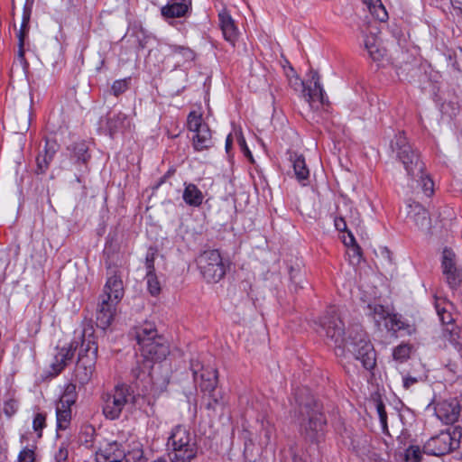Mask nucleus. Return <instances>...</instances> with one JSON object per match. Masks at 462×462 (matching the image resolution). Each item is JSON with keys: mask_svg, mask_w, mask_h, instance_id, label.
Wrapping results in <instances>:
<instances>
[{"mask_svg": "<svg viewBox=\"0 0 462 462\" xmlns=\"http://www.w3.org/2000/svg\"><path fill=\"white\" fill-rule=\"evenodd\" d=\"M35 453L32 449L24 448L18 455V462H34Z\"/></svg>", "mask_w": 462, "mask_h": 462, "instance_id": "3c124183", "label": "nucleus"}, {"mask_svg": "<svg viewBox=\"0 0 462 462\" xmlns=\"http://www.w3.org/2000/svg\"><path fill=\"white\" fill-rule=\"evenodd\" d=\"M127 88L128 82L126 79L116 80L111 87L112 93L116 97L124 93Z\"/></svg>", "mask_w": 462, "mask_h": 462, "instance_id": "09e8293b", "label": "nucleus"}, {"mask_svg": "<svg viewBox=\"0 0 462 462\" xmlns=\"http://www.w3.org/2000/svg\"><path fill=\"white\" fill-rule=\"evenodd\" d=\"M28 125L25 124L23 127V129H27Z\"/></svg>", "mask_w": 462, "mask_h": 462, "instance_id": "680f3d73", "label": "nucleus"}, {"mask_svg": "<svg viewBox=\"0 0 462 462\" xmlns=\"http://www.w3.org/2000/svg\"><path fill=\"white\" fill-rule=\"evenodd\" d=\"M417 379L415 377L407 376L403 378V387L405 389H409L411 385L417 383Z\"/></svg>", "mask_w": 462, "mask_h": 462, "instance_id": "5fc2aeb1", "label": "nucleus"}, {"mask_svg": "<svg viewBox=\"0 0 462 462\" xmlns=\"http://www.w3.org/2000/svg\"><path fill=\"white\" fill-rule=\"evenodd\" d=\"M235 134L236 136V141H237V143H238V145L240 147L241 152L244 153V155L246 158H248V160L251 162H254L253 154H252L251 151L249 150V148H248V146L246 144L245 139L241 130L236 131Z\"/></svg>", "mask_w": 462, "mask_h": 462, "instance_id": "a18cd8bd", "label": "nucleus"}, {"mask_svg": "<svg viewBox=\"0 0 462 462\" xmlns=\"http://www.w3.org/2000/svg\"><path fill=\"white\" fill-rule=\"evenodd\" d=\"M96 363L97 360H94V356L88 358L78 357L73 374L74 382L79 383V386L88 384L92 380Z\"/></svg>", "mask_w": 462, "mask_h": 462, "instance_id": "a211bd4d", "label": "nucleus"}, {"mask_svg": "<svg viewBox=\"0 0 462 462\" xmlns=\"http://www.w3.org/2000/svg\"><path fill=\"white\" fill-rule=\"evenodd\" d=\"M188 129L194 133L192 137L193 148L201 152L213 146L211 131L208 125L203 122L202 116L195 111L189 114L187 118Z\"/></svg>", "mask_w": 462, "mask_h": 462, "instance_id": "9d476101", "label": "nucleus"}, {"mask_svg": "<svg viewBox=\"0 0 462 462\" xmlns=\"http://www.w3.org/2000/svg\"><path fill=\"white\" fill-rule=\"evenodd\" d=\"M104 286L103 294L97 309V326L105 330L114 319L116 308L124 297V286L121 274L116 269H110Z\"/></svg>", "mask_w": 462, "mask_h": 462, "instance_id": "f03ea898", "label": "nucleus"}, {"mask_svg": "<svg viewBox=\"0 0 462 462\" xmlns=\"http://www.w3.org/2000/svg\"><path fill=\"white\" fill-rule=\"evenodd\" d=\"M319 333L324 332L335 347L341 351L353 353L366 370H371L376 363L375 352L367 335L358 325L350 328L349 335L345 337L344 325L335 308L329 309L326 315L319 319Z\"/></svg>", "mask_w": 462, "mask_h": 462, "instance_id": "f257e3e1", "label": "nucleus"}, {"mask_svg": "<svg viewBox=\"0 0 462 462\" xmlns=\"http://www.w3.org/2000/svg\"><path fill=\"white\" fill-rule=\"evenodd\" d=\"M368 315L374 319L376 326L382 323L388 330L397 331L404 328V322L398 315L391 313L390 310L380 304L368 305Z\"/></svg>", "mask_w": 462, "mask_h": 462, "instance_id": "ddd939ff", "label": "nucleus"}, {"mask_svg": "<svg viewBox=\"0 0 462 462\" xmlns=\"http://www.w3.org/2000/svg\"><path fill=\"white\" fill-rule=\"evenodd\" d=\"M71 151L75 158H77L78 162H82L86 164L90 158L88 153V148L87 144L83 142L74 143L71 146Z\"/></svg>", "mask_w": 462, "mask_h": 462, "instance_id": "ea45409f", "label": "nucleus"}, {"mask_svg": "<svg viewBox=\"0 0 462 462\" xmlns=\"http://www.w3.org/2000/svg\"><path fill=\"white\" fill-rule=\"evenodd\" d=\"M233 139L232 135L228 134L226 140V150L227 152H229L230 149L232 148Z\"/></svg>", "mask_w": 462, "mask_h": 462, "instance_id": "6e6d98bb", "label": "nucleus"}, {"mask_svg": "<svg viewBox=\"0 0 462 462\" xmlns=\"http://www.w3.org/2000/svg\"><path fill=\"white\" fill-rule=\"evenodd\" d=\"M127 125V116L123 113L114 115L107 120V128L111 136H113L116 133L122 131L126 127Z\"/></svg>", "mask_w": 462, "mask_h": 462, "instance_id": "f704fd0d", "label": "nucleus"}, {"mask_svg": "<svg viewBox=\"0 0 462 462\" xmlns=\"http://www.w3.org/2000/svg\"><path fill=\"white\" fill-rule=\"evenodd\" d=\"M185 203L190 207H199L204 199L201 190L193 183H185V189L182 194Z\"/></svg>", "mask_w": 462, "mask_h": 462, "instance_id": "a878e982", "label": "nucleus"}, {"mask_svg": "<svg viewBox=\"0 0 462 462\" xmlns=\"http://www.w3.org/2000/svg\"><path fill=\"white\" fill-rule=\"evenodd\" d=\"M111 452H121L123 454L121 460L124 458L125 462H146L147 460L144 457L142 443L136 439L129 443L127 448L123 450L119 448V445L117 444V448L112 449Z\"/></svg>", "mask_w": 462, "mask_h": 462, "instance_id": "412c9836", "label": "nucleus"}, {"mask_svg": "<svg viewBox=\"0 0 462 462\" xmlns=\"http://www.w3.org/2000/svg\"><path fill=\"white\" fill-rule=\"evenodd\" d=\"M408 217L420 229H427L430 225V219L427 210L419 203L410 204Z\"/></svg>", "mask_w": 462, "mask_h": 462, "instance_id": "393cba45", "label": "nucleus"}, {"mask_svg": "<svg viewBox=\"0 0 462 462\" xmlns=\"http://www.w3.org/2000/svg\"><path fill=\"white\" fill-rule=\"evenodd\" d=\"M163 181H164V178L162 180H161L159 185L162 184Z\"/></svg>", "mask_w": 462, "mask_h": 462, "instance_id": "e2e57ef3", "label": "nucleus"}, {"mask_svg": "<svg viewBox=\"0 0 462 462\" xmlns=\"http://www.w3.org/2000/svg\"><path fill=\"white\" fill-rule=\"evenodd\" d=\"M296 402L299 403L300 415L308 418V426L305 427V430L316 433L321 431L325 424V419L314 403L310 391L306 389L302 396L297 395Z\"/></svg>", "mask_w": 462, "mask_h": 462, "instance_id": "9b49d317", "label": "nucleus"}, {"mask_svg": "<svg viewBox=\"0 0 462 462\" xmlns=\"http://www.w3.org/2000/svg\"><path fill=\"white\" fill-rule=\"evenodd\" d=\"M32 5L33 0L25 1L23 11V21L17 35L23 34V37H26L29 31V22L32 14Z\"/></svg>", "mask_w": 462, "mask_h": 462, "instance_id": "58836bf2", "label": "nucleus"}, {"mask_svg": "<svg viewBox=\"0 0 462 462\" xmlns=\"http://www.w3.org/2000/svg\"><path fill=\"white\" fill-rule=\"evenodd\" d=\"M46 427V413L37 412L34 415L32 420V429L37 433V436L41 438L42 436V430Z\"/></svg>", "mask_w": 462, "mask_h": 462, "instance_id": "c03bdc74", "label": "nucleus"}, {"mask_svg": "<svg viewBox=\"0 0 462 462\" xmlns=\"http://www.w3.org/2000/svg\"><path fill=\"white\" fill-rule=\"evenodd\" d=\"M460 407H461V410H462V395H461V400H460Z\"/></svg>", "mask_w": 462, "mask_h": 462, "instance_id": "052dcab7", "label": "nucleus"}, {"mask_svg": "<svg viewBox=\"0 0 462 462\" xmlns=\"http://www.w3.org/2000/svg\"><path fill=\"white\" fill-rule=\"evenodd\" d=\"M370 14L378 21L385 22L388 13L381 0H363Z\"/></svg>", "mask_w": 462, "mask_h": 462, "instance_id": "72a5a7b5", "label": "nucleus"}, {"mask_svg": "<svg viewBox=\"0 0 462 462\" xmlns=\"http://www.w3.org/2000/svg\"><path fill=\"white\" fill-rule=\"evenodd\" d=\"M435 308L438 316L443 324L448 325L454 321V318L451 313V302L446 300L445 299H437L435 301Z\"/></svg>", "mask_w": 462, "mask_h": 462, "instance_id": "c756f323", "label": "nucleus"}, {"mask_svg": "<svg viewBox=\"0 0 462 462\" xmlns=\"http://www.w3.org/2000/svg\"><path fill=\"white\" fill-rule=\"evenodd\" d=\"M411 353V347L408 345H400L393 349V356L395 360L405 361Z\"/></svg>", "mask_w": 462, "mask_h": 462, "instance_id": "49530a36", "label": "nucleus"}, {"mask_svg": "<svg viewBox=\"0 0 462 462\" xmlns=\"http://www.w3.org/2000/svg\"><path fill=\"white\" fill-rule=\"evenodd\" d=\"M441 268L448 286L451 289H457L462 282V272L457 268L456 254L450 248L443 249Z\"/></svg>", "mask_w": 462, "mask_h": 462, "instance_id": "2eb2a0df", "label": "nucleus"}, {"mask_svg": "<svg viewBox=\"0 0 462 462\" xmlns=\"http://www.w3.org/2000/svg\"><path fill=\"white\" fill-rule=\"evenodd\" d=\"M72 341H78L79 346L77 350L78 357L88 358L94 356V360L97 359V342L95 335L94 327L87 323L84 325L82 331Z\"/></svg>", "mask_w": 462, "mask_h": 462, "instance_id": "4468645a", "label": "nucleus"}, {"mask_svg": "<svg viewBox=\"0 0 462 462\" xmlns=\"http://www.w3.org/2000/svg\"><path fill=\"white\" fill-rule=\"evenodd\" d=\"M364 44L369 57L373 60L379 61L385 55V50L379 46L378 41L374 35L366 36Z\"/></svg>", "mask_w": 462, "mask_h": 462, "instance_id": "c85d7f7f", "label": "nucleus"}, {"mask_svg": "<svg viewBox=\"0 0 462 462\" xmlns=\"http://www.w3.org/2000/svg\"><path fill=\"white\" fill-rule=\"evenodd\" d=\"M346 207L349 208V214L344 215L341 212V209L338 208V216L335 218V226L340 232L346 231L348 233V240H345V244L346 245H356V249L358 251L359 247L356 245V240L353 234L350 231H348L347 224L358 226L361 222L359 214L356 211H353L352 208L348 207L347 204H346Z\"/></svg>", "mask_w": 462, "mask_h": 462, "instance_id": "f3484780", "label": "nucleus"}, {"mask_svg": "<svg viewBox=\"0 0 462 462\" xmlns=\"http://www.w3.org/2000/svg\"><path fill=\"white\" fill-rule=\"evenodd\" d=\"M205 407L208 411H216L217 409L224 405V396L220 391L214 389L204 393Z\"/></svg>", "mask_w": 462, "mask_h": 462, "instance_id": "473e14b6", "label": "nucleus"}, {"mask_svg": "<svg viewBox=\"0 0 462 462\" xmlns=\"http://www.w3.org/2000/svg\"><path fill=\"white\" fill-rule=\"evenodd\" d=\"M421 458V451L418 446H411L405 451L406 462H420Z\"/></svg>", "mask_w": 462, "mask_h": 462, "instance_id": "de8ad7c7", "label": "nucleus"}, {"mask_svg": "<svg viewBox=\"0 0 462 462\" xmlns=\"http://www.w3.org/2000/svg\"><path fill=\"white\" fill-rule=\"evenodd\" d=\"M462 429L456 426L431 437L423 446V452L431 456H442L459 447Z\"/></svg>", "mask_w": 462, "mask_h": 462, "instance_id": "423d86ee", "label": "nucleus"}, {"mask_svg": "<svg viewBox=\"0 0 462 462\" xmlns=\"http://www.w3.org/2000/svg\"><path fill=\"white\" fill-rule=\"evenodd\" d=\"M77 392L76 383H70L67 384L63 394L61 395L59 403L62 404V407H70L76 402Z\"/></svg>", "mask_w": 462, "mask_h": 462, "instance_id": "4c0bfd02", "label": "nucleus"}, {"mask_svg": "<svg viewBox=\"0 0 462 462\" xmlns=\"http://www.w3.org/2000/svg\"><path fill=\"white\" fill-rule=\"evenodd\" d=\"M460 411V402L457 399L441 400L434 404V411L437 418L446 424L456 422Z\"/></svg>", "mask_w": 462, "mask_h": 462, "instance_id": "dca6fc26", "label": "nucleus"}, {"mask_svg": "<svg viewBox=\"0 0 462 462\" xmlns=\"http://www.w3.org/2000/svg\"><path fill=\"white\" fill-rule=\"evenodd\" d=\"M155 253L149 251L145 257L146 273H154Z\"/></svg>", "mask_w": 462, "mask_h": 462, "instance_id": "603ef678", "label": "nucleus"}, {"mask_svg": "<svg viewBox=\"0 0 462 462\" xmlns=\"http://www.w3.org/2000/svg\"><path fill=\"white\" fill-rule=\"evenodd\" d=\"M412 179L420 183L426 196L430 197L433 194L434 183L432 180L424 173V170L419 176Z\"/></svg>", "mask_w": 462, "mask_h": 462, "instance_id": "a19ab883", "label": "nucleus"}, {"mask_svg": "<svg viewBox=\"0 0 462 462\" xmlns=\"http://www.w3.org/2000/svg\"><path fill=\"white\" fill-rule=\"evenodd\" d=\"M369 462H385L383 458L380 457L377 454L374 458H372Z\"/></svg>", "mask_w": 462, "mask_h": 462, "instance_id": "13d9d810", "label": "nucleus"}, {"mask_svg": "<svg viewBox=\"0 0 462 462\" xmlns=\"http://www.w3.org/2000/svg\"><path fill=\"white\" fill-rule=\"evenodd\" d=\"M135 338L139 346L140 357L150 360L152 364L161 362L169 354L166 340L158 335L155 327L145 323L135 331Z\"/></svg>", "mask_w": 462, "mask_h": 462, "instance_id": "7ed1b4c3", "label": "nucleus"}, {"mask_svg": "<svg viewBox=\"0 0 462 462\" xmlns=\"http://www.w3.org/2000/svg\"><path fill=\"white\" fill-rule=\"evenodd\" d=\"M352 447L355 453L364 461L369 462L377 455L376 450L371 445L368 436H356L352 440Z\"/></svg>", "mask_w": 462, "mask_h": 462, "instance_id": "aec40b11", "label": "nucleus"}, {"mask_svg": "<svg viewBox=\"0 0 462 462\" xmlns=\"http://www.w3.org/2000/svg\"><path fill=\"white\" fill-rule=\"evenodd\" d=\"M374 405L379 416L380 423L382 425V429L383 432H387L388 427H387V414L385 411V407L383 402L380 398H376L374 400Z\"/></svg>", "mask_w": 462, "mask_h": 462, "instance_id": "37998d69", "label": "nucleus"}, {"mask_svg": "<svg viewBox=\"0 0 462 462\" xmlns=\"http://www.w3.org/2000/svg\"><path fill=\"white\" fill-rule=\"evenodd\" d=\"M20 402L15 391L9 389L3 400L2 411L7 418H12L19 410Z\"/></svg>", "mask_w": 462, "mask_h": 462, "instance_id": "cd10ccee", "label": "nucleus"}, {"mask_svg": "<svg viewBox=\"0 0 462 462\" xmlns=\"http://www.w3.org/2000/svg\"><path fill=\"white\" fill-rule=\"evenodd\" d=\"M450 2L455 9L462 10V0H450Z\"/></svg>", "mask_w": 462, "mask_h": 462, "instance_id": "4d7b16f0", "label": "nucleus"}, {"mask_svg": "<svg viewBox=\"0 0 462 462\" xmlns=\"http://www.w3.org/2000/svg\"><path fill=\"white\" fill-rule=\"evenodd\" d=\"M296 270L291 268V282L295 284V291H298L299 289H302L305 281V272L302 270L303 263L301 260H298L296 263Z\"/></svg>", "mask_w": 462, "mask_h": 462, "instance_id": "e433bc0d", "label": "nucleus"}, {"mask_svg": "<svg viewBox=\"0 0 462 462\" xmlns=\"http://www.w3.org/2000/svg\"><path fill=\"white\" fill-rule=\"evenodd\" d=\"M59 149V144L55 140H45V144L43 151L41 152L37 158V171L38 174L45 173L49 169L50 163L52 162L57 151Z\"/></svg>", "mask_w": 462, "mask_h": 462, "instance_id": "6ab92c4d", "label": "nucleus"}, {"mask_svg": "<svg viewBox=\"0 0 462 462\" xmlns=\"http://www.w3.org/2000/svg\"><path fill=\"white\" fill-rule=\"evenodd\" d=\"M190 367L194 380L202 393L213 391L217 386V371L211 366H204L199 361L192 360Z\"/></svg>", "mask_w": 462, "mask_h": 462, "instance_id": "f8f14e48", "label": "nucleus"}, {"mask_svg": "<svg viewBox=\"0 0 462 462\" xmlns=\"http://www.w3.org/2000/svg\"><path fill=\"white\" fill-rule=\"evenodd\" d=\"M79 346L78 341H71L68 347H61L55 356L53 369L60 373L70 362L74 356L75 351Z\"/></svg>", "mask_w": 462, "mask_h": 462, "instance_id": "b1692460", "label": "nucleus"}, {"mask_svg": "<svg viewBox=\"0 0 462 462\" xmlns=\"http://www.w3.org/2000/svg\"><path fill=\"white\" fill-rule=\"evenodd\" d=\"M219 26L223 32L224 38L232 46H235L238 38V30L235 24L231 15L226 10L218 14Z\"/></svg>", "mask_w": 462, "mask_h": 462, "instance_id": "4be33fe9", "label": "nucleus"}, {"mask_svg": "<svg viewBox=\"0 0 462 462\" xmlns=\"http://www.w3.org/2000/svg\"><path fill=\"white\" fill-rule=\"evenodd\" d=\"M459 52H460V54L462 55V49H459Z\"/></svg>", "mask_w": 462, "mask_h": 462, "instance_id": "0e129e2a", "label": "nucleus"}, {"mask_svg": "<svg viewBox=\"0 0 462 462\" xmlns=\"http://www.w3.org/2000/svg\"><path fill=\"white\" fill-rule=\"evenodd\" d=\"M391 146L396 152L397 157L402 163L408 176L415 178L422 172L424 163L420 161L417 151L408 143L403 133L395 135Z\"/></svg>", "mask_w": 462, "mask_h": 462, "instance_id": "39448f33", "label": "nucleus"}, {"mask_svg": "<svg viewBox=\"0 0 462 462\" xmlns=\"http://www.w3.org/2000/svg\"><path fill=\"white\" fill-rule=\"evenodd\" d=\"M57 415V429L60 430H66L70 422L71 410L70 407H62V404L58 403L56 407Z\"/></svg>", "mask_w": 462, "mask_h": 462, "instance_id": "c9c22d12", "label": "nucleus"}, {"mask_svg": "<svg viewBox=\"0 0 462 462\" xmlns=\"http://www.w3.org/2000/svg\"><path fill=\"white\" fill-rule=\"evenodd\" d=\"M68 449L64 446H60L54 455V462H68Z\"/></svg>", "mask_w": 462, "mask_h": 462, "instance_id": "864d4df0", "label": "nucleus"}, {"mask_svg": "<svg viewBox=\"0 0 462 462\" xmlns=\"http://www.w3.org/2000/svg\"><path fill=\"white\" fill-rule=\"evenodd\" d=\"M191 0H171L161 9V14L164 18H180L188 13Z\"/></svg>", "mask_w": 462, "mask_h": 462, "instance_id": "5701e85b", "label": "nucleus"}, {"mask_svg": "<svg viewBox=\"0 0 462 462\" xmlns=\"http://www.w3.org/2000/svg\"><path fill=\"white\" fill-rule=\"evenodd\" d=\"M293 171L296 180L300 185L305 187L310 181V170L306 164L305 158L299 155L293 161Z\"/></svg>", "mask_w": 462, "mask_h": 462, "instance_id": "bb28decb", "label": "nucleus"}, {"mask_svg": "<svg viewBox=\"0 0 462 462\" xmlns=\"http://www.w3.org/2000/svg\"><path fill=\"white\" fill-rule=\"evenodd\" d=\"M130 397V388L125 384H118L111 391L104 393L101 399L105 417L109 420L118 419Z\"/></svg>", "mask_w": 462, "mask_h": 462, "instance_id": "1a4fd4ad", "label": "nucleus"}, {"mask_svg": "<svg viewBox=\"0 0 462 462\" xmlns=\"http://www.w3.org/2000/svg\"><path fill=\"white\" fill-rule=\"evenodd\" d=\"M147 289L151 295L157 296L161 292V284L160 282L154 273H146L145 275Z\"/></svg>", "mask_w": 462, "mask_h": 462, "instance_id": "79ce46f5", "label": "nucleus"}, {"mask_svg": "<svg viewBox=\"0 0 462 462\" xmlns=\"http://www.w3.org/2000/svg\"><path fill=\"white\" fill-rule=\"evenodd\" d=\"M198 268L207 282H219L226 273V265L218 250H207L197 258Z\"/></svg>", "mask_w": 462, "mask_h": 462, "instance_id": "0eeeda50", "label": "nucleus"}, {"mask_svg": "<svg viewBox=\"0 0 462 462\" xmlns=\"http://www.w3.org/2000/svg\"><path fill=\"white\" fill-rule=\"evenodd\" d=\"M153 364L150 360L141 358L140 356L136 361V366L132 369V375L135 380L143 381L150 377Z\"/></svg>", "mask_w": 462, "mask_h": 462, "instance_id": "2f4dec72", "label": "nucleus"}, {"mask_svg": "<svg viewBox=\"0 0 462 462\" xmlns=\"http://www.w3.org/2000/svg\"><path fill=\"white\" fill-rule=\"evenodd\" d=\"M167 446L171 462H191L198 454L196 436L183 425L171 430Z\"/></svg>", "mask_w": 462, "mask_h": 462, "instance_id": "20e7f679", "label": "nucleus"}, {"mask_svg": "<svg viewBox=\"0 0 462 462\" xmlns=\"http://www.w3.org/2000/svg\"><path fill=\"white\" fill-rule=\"evenodd\" d=\"M293 461L294 462H306L305 460H303L301 457H295L293 458Z\"/></svg>", "mask_w": 462, "mask_h": 462, "instance_id": "bf43d9fd", "label": "nucleus"}, {"mask_svg": "<svg viewBox=\"0 0 462 462\" xmlns=\"http://www.w3.org/2000/svg\"><path fill=\"white\" fill-rule=\"evenodd\" d=\"M117 448V443L107 444L105 448H100L96 454L97 462H121L123 454L121 452L112 453L111 450Z\"/></svg>", "mask_w": 462, "mask_h": 462, "instance_id": "7c9ffc66", "label": "nucleus"}, {"mask_svg": "<svg viewBox=\"0 0 462 462\" xmlns=\"http://www.w3.org/2000/svg\"><path fill=\"white\" fill-rule=\"evenodd\" d=\"M18 37V59L20 60V62L22 63L23 67V68H26L28 66V62L26 61L25 60V57H24V53H25V51H24V40H25V37L22 35H17Z\"/></svg>", "mask_w": 462, "mask_h": 462, "instance_id": "8fccbe9b", "label": "nucleus"}, {"mask_svg": "<svg viewBox=\"0 0 462 462\" xmlns=\"http://www.w3.org/2000/svg\"><path fill=\"white\" fill-rule=\"evenodd\" d=\"M291 85H292L293 90L300 97H303L312 109L319 110L328 104V99L325 96L319 79L314 80L313 87L307 86L292 67H291Z\"/></svg>", "mask_w": 462, "mask_h": 462, "instance_id": "6e6552de", "label": "nucleus"}]
</instances>
